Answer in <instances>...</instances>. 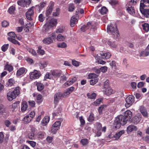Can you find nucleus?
<instances>
[{"label":"nucleus","instance_id":"obj_61","mask_svg":"<svg viewBox=\"0 0 149 149\" xmlns=\"http://www.w3.org/2000/svg\"><path fill=\"white\" fill-rule=\"evenodd\" d=\"M29 106L31 107H34L35 104V102L34 101H29Z\"/></svg>","mask_w":149,"mask_h":149},{"label":"nucleus","instance_id":"obj_3","mask_svg":"<svg viewBox=\"0 0 149 149\" xmlns=\"http://www.w3.org/2000/svg\"><path fill=\"white\" fill-rule=\"evenodd\" d=\"M19 87H17L13 91L9 92L7 94L8 99L9 101H11L15 99L19 93Z\"/></svg>","mask_w":149,"mask_h":149},{"label":"nucleus","instance_id":"obj_32","mask_svg":"<svg viewBox=\"0 0 149 149\" xmlns=\"http://www.w3.org/2000/svg\"><path fill=\"white\" fill-rule=\"evenodd\" d=\"M107 43L112 48H116L117 47V44L115 42L109 41Z\"/></svg>","mask_w":149,"mask_h":149},{"label":"nucleus","instance_id":"obj_22","mask_svg":"<svg viewBox=\"0 0 149 149\" xmlns=\"http://www.w3.org/2000/svg\"><path fill=\"white\" fill-rule=\"evenodd\" d=\"M57 23V20L56 19H52L49 21L47 22L46 23H48L49 26L51 27L55 26Z\"/></svg>","mask_w":149,"mask_h":149},{"label":"nucleus","instance_id":"obj_10","mask_svg":"<svg viewBox=\"0 0 149 149\" xmlns=\"http://www.w3.org/2000/svg\"><path fill=\"white\" fill-rule=\"evenodd\" d=\"M126 8L128 12L133 16H135V12L134 7L130 5L127 4Z\"/></svg>","mask_w":149,"mask_h":149},{"label":"nucleus","instance_id":"obj_19","mask_svg":"<svg viewBox=\"0 0 149 149\" xmlns=\"http://www.w3.org/2000/svg\"><path fill=\"white\" fill-rule=\"evenodd\" d=\"M77 80V78L76 77H74L71 80L67 81L64 85L67 86H69L72 85Z\"/></svg>","mask_w":149,"mask_h":149},{"label":"nucleus","instance_id":"obj_15","mask_svg":"<svg viewBox=\"0 0 149 149\" xmlns=\"http://www.w3.org/2000/svg\"><path fill=\"white\" fill-rule=\"evenodd\" d=\"M141 119V115L139 114H137L133 118V121L134 123L136 124L139 122Z\"/></svg>","mask_w":149,"mask_h":149},{"label":"nucleus","instance_id":"obj_35","mask_svg":"<svg viewBox=\"0 0 149 149\" xmlns=\"http://www.w3.org/2000/svg\"><path fill=\"white\" fill-rule=\"evenodd\" d=\"M149 54V50L147 48L145 50L142 52L140 54V56H147Z\"/></svg>","mask_w":149,"mask_h":149},{"label":"nucleus","instance_id":"obj_28","mask_svg":"<svg viewBox=\"0 0 149 149\" xmlns=\"http://www.w3.org/2000/svg\"><path fill=\"white\" fill-rule=\"evenodd\" d=\"M38 64L39 66L41 69H43L47 65V63L45 61H40L39 62Z\"/></svg>","mask_w":149,"mask_h":149},{"label":"nucleus","instance_id":"obj_48","mask_svg":"<svg viewBox=\"0 0 149 149\" xmlns=\"http://www.w3.org/2000/svg\"><path fill=\"white\" fill-rule=\"evenodd\" d=\"M15 10V7L12 6H10L8 9V11L10 14H13Z\"/></svg>","mask_w":149,"mask_h":149},{"label":"nucleus","instance_id":"obj_4","mask_svg":"<svg viewBox=\"0 0 149 149\" xmlns=\"http://www.w3.org/2000/svg\"><path fill=\"white\" fill-rule=\"evenodd\" d=\"M107 31L108 33H111L114 35L115 38L118 37L119 35L117 26L115 24H111L108 26Z\"/></svg>","mask_w":149,"mask_h":149},{"label":"nucleus","instance_id":"obj_45","mask_svg":"<svg viewBox=\"0 0 149 149\" xmlns=\"http://www.w3.org/2000/svg\"><path fill=\"white\" fill-rule=\"evenodd\" d=\"M57 47H58L65 48L66 47L67 45L65 42H61L57 44Z\"/></svg>","mask_w":149,"mask_h":149},{"label":"nucleus","instance_id":"obj_17","mask_svg":"<svg viewBox=\"0 0 149 149\" xmlns=\"http://www.w3.org/2000/svg\"><path fill=\"white\" fill-rule=\"evenodd\" d=\"M139 109L140 112L144 117H146L148 116L147 110L144 106H141L140 107Z\"/></svg>","mask_w":149,"mask_h":149},{"label":"nucleus","instance_id":"obj_20","mask_svg":"<svg viewBox=\"0 0 149 149\" xmlns=\"http://www.w3.org/2000/svg\"><path fill=\"white\" fill-rule=\"evenodd\" d=\"M51 28V27L49 26L48 24L46 23L43 26L42 31L45 34L49 32V31L50 29Z\"/></svg>","mask_w":149,"mask_h":149},{"label":"nucleus","instance_id":"obj_5","mask_svg":"<svg viewBox=\"0 0 149 149\" xmlns=\"http://www.w3.org/2000/svg\"><path fill=\"white\" fill-rule=\"evenodd\" d=\"M109 84L108 81H107L105 82L104 86V93L107 95H110L115 93L114 91H113L111 88L109 86Z\"/></svg>","mask_w":149,"mask_h":149},{"label":"nucleus","instance_id":"obj_16","mask_svg":"<svg viewBox=\"0 0 149 149\" xmlns=\"http://www.w3.org/2000/svg\"><path fill=\"white\" fill-rule=\"evenodd\" d=\"M61 124L60 121H56L52 125V128L55 130H57L59 129Z\"/></svg>","mask_w":149,"mask_h":149},{"label":"nucleus","instance_id":"obj_26","mask_svg":"<svg viewBox=\"0 0 149 149\" xmlns=\"http://www.w3.org/2000/svg\"><path fill=\"white\" fill-rule=\"evenodd\" d=\"M5 70L10 72L13 70V67L11 65L8 64V62L6 63L5 66Z\"/></svg>","mask_w":149,"mask_h":149},{"label":"nucleus","instance_id":"obj_62","mask_svg":"<svg viewBox=\"0 0 149 149\" xmlns=\"http://www.w3.org/2000/svg\"><path fill=\"white\" fill-rule=\"evenodd\" d=\"M95 125L98 130H100L102 127V125L99 122H97L96 123Z\"/></svg>","mask_w":149,"mask_h":149},{"label":"nucleus","instance_id":"obj_2","mask_svg":"<svg viewBox=\"0 0 149 149\" xmlns=\"http://www.w3.org/2000/svg\"><path fill=\"white\" fill-rule=\"evenodd\" d=\"M140 10L141 13L144 16L149 14V0H141Z\"/></svg>","mask_w":149,"mask_h":149},{"label":"nucleus","instance_id":"obj_57","mask_svg":"<svg viewBox=\"0 0 149 149\" xmlns=\"http://www.w3.org/2000/svg\"><path fill=\"white\" fill-rule=\"evenodd\" d=\"M52 74L47 73L45 77V80L48 79H51L52 77Z\"/></svg>","mask_w":149,"mask_h":149},{"label":"nucleus","instance_id":"obj_24","mask_svg":"<svg viewBox=\"0 0 149 149\" xmlns=\"http://www.w3.org/2000/svg\"><path fill=\"white\" fill-rule=\"evenodd\" d=\"M32 119L29 116V115H27L23 119V120L25 123H30Z\"/></svg>","mask_w":149,"mask_h":149},{"label":"nucleus","instance_id":"obj_63","mask_svg":"<svg viewBox=\"0 0 149 149\" xmlns=\"http://www.w3.org/2000/svg\"><path fill=\"white\" fill-rule=\"evenodd\" d=\"M56 32H54L51 34V38L53 40H55L56 39Z\"/></svg>","mask_w":149,"mask_h":149},{"label":"nucleus","instance_id":"obj_12","mask_svg":"<svg viewBox=\"0 0 149 149\" xmlns=\"http://www.w3.org/2000/svg\"><path fill=\"white\" fill-rule=\"evenodd\" d=\"M31 3L30 0H28L27 1L25 0H20L17 2L18 4L24 7L29 6Z\"/></svg>","mask_w":149,"mask_h":149},{"label":"nucleus","instance_id":"obj_6","mask_svg":"<svg viewBox=\"0 0 149 149\" xmlns=\"http://www.w3.org/2000/svg\"><path fill=\"white\" fill-rule=\"evenodd\" d=\"M93 56L96 60L99 59L100 56H101L103 59H108L111 56V54L110 53L108 52L104 53L101 52L99 54L94 55Z\"/></svg>","mask_w":149,"mask_h":149},{"label":"nucleus","instance_id":"obj_38","mask_svg":"<svg viewBox=\"0 0 149 149\" xmlns=\"http://www.w3.org/2000/svg\"><path fill=\"white\" fill-rule=\"evenodd\" d=\"M15 84V81L13 79L11 78L9 79L8 81V86H14Z\"/></svg>","mask_w":149,"mask_h":149},{"label":"nucleus","instance_id":"obj_9","mask_svg":"<svg viewBox=\"0 0 149 149\" xmlns=\"http://www.w3.org/2000/svg\"><path fill=\"white\" fill-rule=\"evenodd\" d=\"M33 8V7H32L30 8L26 13V18L29 20H32V18L34 14L33 10H32V8Z\"/></svg>","mask_w":149,"mask_h":149},{"label":"nucleus","instance_id":"obj_47","mask_svg":"<svg viewBox=\"0 0 149 149\" xmlns=\"http://www.w3.org/2000/svg\"><path fill=\"white\" fill-rule=\"evenodd\" d=\"M18 104V102H16L12 104V110L13 111H15L16 110Z\"/></svg>","mask_w":149,"mask_h":149},{"label":"nucleus","instance_id":"obj_29","mask_svg":"<svg viewBox=\"0 0 149 149\" xmlns=\"http://www.w3.org/2000/svg\"><path fill=\"white\" fill-rule=\"evenodd\" d=\"M66 38V36L65 35H63L61 34H59L56 38V40L60 41H63Z\"/></svg>","mask_w":149,"mask_h":149},{"label":"nucleus","instance_id":"obj_30","mask_svg":"<svg viewBox=\"0 0 149 149\" xmlns=\"http://www.w3.org/2000/svg\"><path fill=\"white\" fill-rule=\"evenodd\" d=\"M86 95L88 98L91 99H95L97 96V94L95 93H88Z\"/></svg>","mask_w":149,"mask_h":149},{"label":"nucleus","instance_id":"obj_46","mask_svg":"<svg viewBox=\"0 0 149 149\" xmlns=\"http://www.w3.org/2000/svg\"><path fill=\"white\" fill-rule=\"evenodd\" d=\"M107 11V9L106 7H102L101 10H100V13L102 15L106 14Z\"/></svg>","mask_w":149,"mask_h":149},{"label":"nucleus","instance_id":"obj_41","mask_svg":"<svg viewBox=\"0 0 149 149\" xmlns=\"http://www.w3.org/2000/svg\"><path fill=\"white\" fill-rule=\"evenodd\" d=\"M143 29L146 32H148L149 30V25L147 23H145L142 24Z\"/></svg>","mask_w":149,"mask_h":149},{"label":"nucleus","instance_id":"obj_39","mask_svg":"<svg viewBox=\"0 0 149 149\" xmlns=\"http://www.w3.org/2000/svg\"><path fill=\"white\" fill-rule=\"evenodd\" d=\"M61 74V72L57 71H54L52 73V76H54L55 77H59Z\"/></svg>","mask_w":149,"mask_h":149},{"label":"nucleus","instance_id":"obj_51","mask_svg":"<svg viewBox=\"0 0 149 149\" xmlns=\"http://www.w3.org/2000/svg\"><path fill=\"white\" fill-rule=\"evenodd\" d=\"M98 79L97 78L91 79L90 80V84L91 85H94L98 82Z\"/></svg>","mask_w":149,"mask_h":149},{"label":"nucleus","instance_id":"obj_13","mask_svg":"<svg viewBox=\"0 0 149 149\" xmlns=\"http://www.w3.org/2000/svg\"><path fill=\"white\" fill-rule=\"evenodd\" d=\"M54 6V4L52 3L47 7L45 12L46 16L48 17L51 14L53 10Z\"/></svg>","mask_w":149,"mask_h":149},{"label":"nucleus","instance_id":"obj_44","mask_svg":"<svg viewBox=\"0 0 149 149\" xmlns=\"http://www.w3.org/2000/svg\"><path fill=\"white\" fill-rule=\"evenodd\" d=\"M46 5V3L45 2H41L40 3V5H37L36 6V7H38L39 9L42 8Z\"/></svg>","mask_w":149,"mask_h":149},{"label":"nucleus","instance_id":"obj_23","mask_svg":"<svg viewBox=\"0 0 149 149\" xmlns=\"http://www.w3.org/2000/svg\"><path fill=\"white\" fill-rule=\"evenodd\" d=\"M127 120L128 119H131L132 116V113L129 110H127L125 111L124 113V116Z\"/></svg>","mask_w":149,"mask_h":149},{"label":"nucleus","instance_id":"obj_40","mask_svg":"<svg viewBox=\"0 0 149 149\" xmlns=\"http://www.w3.org/2000/svg\"><path fill=\"white\" fill-rule=\"evenodd\" d=\"M127 130H136L137 128L134 125H130L127 127Z\"/></svg>","mask_w":149,"mask_h":149},{"label":"nucleus","instance_id":"obj_55","mask_svg":"<svg viewBox=\"0 0 149 149\" xmlns=\"http://www.w3.org/2000/svg\"><path fill=\"white\" fill-rule=\"evenodd\" d=\"M84 13V10L83 9L78 8L76 11V14L78 15L79 13L82 14Z\"/></svg>","mask_w":149,"mask_h":149},{"label":"nucleus","instance_id":"obj_7","mask_svg":"<svg viewBox=\"0 0 149 149\" xmlns=\"http://www.w3.org/2000/svg\"><path fill=\"white\" fill-rule=\"evenodd\" d=\"M125 101V107H129L134 102V97L132 95H130L126 98Z\"/></svg>","mask_w":149,"mask_h":149},{"label":"nucleus","instance_id":"obj_64","mask_svg":"<svg viewBox=\"0 0 149 149\" xmlns=\"http://www.w3.org/2000/svg\"><path fill=\"white\" fill-rule=\"evenodd\" d=\"M28 115H29L30 117L32 119L35 116V113L34 111H32Z\"/></svg>","mask_w":149,"mask_h":149},{"label":"nucleus","instance_id":"obj_18","mask_svg":"<svg viewBox=\"0 0 149 149\" xmlns=\"http://www.w3.org/2000/svg\"><path fill=\"white\" fill-rule=\"evenodd\" d=\"M50 120L49 117L48 116H45L42 120L41 124L42 126H46L49 122Z\"/></svg>","mask_w":149,"mask_h":149},{"label":"nucleus","instance_id":"obj_43","mask_svg":"<svg viewBox=\"0 0 149 149\" xmlns=\"http://www.w3.org/2000/svg\"><path fill=\"white\" fill-rule=\"evenodd\" d=\"M80 142L83 146H86L88 144V141L87 139H84L81 140Z\"/></svg>","mask_w":149,"mask_h":149},{"label":"nucleus","instance_id":"obj_59","mask_svg":"<svg viewBox=\"0 0 149 149\" xmlns=\"http://www.w3.org/2000/svg\"><path fill=\"white\" fill-rule=\"evenodd\" d=\"M5 111L4 109L3 104L0 102V114L3 113Z\"/></svg>","mask_w":149,"mask_h":149},{"label":"nucleus","instance_id":"obj_37","mask_svg":"<svg viewBox=\"0 0 149 149\" xmlns=\"http://www.w3.org/2000/svg\"><path fill=\"white\" fill-rule=\"evenodd\" d=\"M8 40L15 44H17L19 45H20L19 42L15 39L10 37H8Z\"/></svg>","mask_w":149,"mask_h":149},{"label":"nucleus","instance_id":"obj_50","mask_svg":"<svg viewBox=\"0 0 149 149\" xmlns=\"http://www.w3.org/2000/svg\"><path fill=\"white\" fill-rule=\"evenodd\" d=\"M91 24L89 25L90 27H91V28L93 29H96L97 26V24L94 22H91L90 23Z\"/></svg>","mask_w":149,"mask_h":149},{"label":"nucleus","instance_id":"obj_11","mask_svg":"<svg viewBox=\"0 0 149 149\" xmlns=\"http://www.w3.org/2000/svg\"><path fill=\"white\" fill-rule=\"evenodd\" d=\"M27 71V69L25 68H21L17 71L16 75L17 77L23 76L26 73Z\"/></svg>","mask_w":149,"mask_h":149},{"label":"nucleus","instance_id":"obj_49","mask_svg":"<svg viewBox=\"0 0 149 149\" xmlns=\"http://www.w3.org/2000/svg\"><path fill=\"white\" fill-rule=\"evenodd\" d=\"M94 119V117L93 114L91 113L88 118V120L89 122H92Z\"/></svg>","mask_w":149,"mask_h":149},{"label":"nucleus","instance_id":"obj_33","mask_svg":"<svg viewBox=\"0 0 149 149\" xmlns=\"http://www.w3.org/2000/svg\"><path fill=\"white\" fill-rule=\"evenodd\" d=\"M90 23L88 22L86 25H84L81 28V30L82 32H84L86 30L88 29L89 27V25H90Z\"/></svg>","mask_w":149,"mask_h":149},{"label":"nucleus","instance_id":"obj_25","mask_svg":"<svg viewBox=\"0 0 149 149\" xmlns=\"http://www.w3.org/2000/svg\"><path fill=\"white\" fill-rule=\"evenodd\" d=\"M77 19L75 18V16L72 17L70 20V24L71 26L73 27L77 23Z\"/></svg>","mask_w":149,"mask_h":149},{"label":"nucleus","instance_id":"obj_60","mask_svg":"<svg viewBox=\"0 0 149 149\" xmlns=\"http://www.w3.org/2000/svg\"><path fill=\"white\" fill-rule=\"evenodd\" d=\"M16 34L13 32H10L8 33V35L11 38H14Z\"/></svg>","mask_w":149,"mask_h":149},{"label":"nucleus","instance_id":"obj_42","mask_svg":"<svg viewBox=\"0 0 149 149\" xmlns=\"http://www.w3.org/2000/svg\"><path fill=\"white\" fill-rule=\"evenodd\" d=\"M97 75L94 74V73H91L90 74L88 75V78L89 79H95L96 78H97Z\"/></svg>","mask_w":149,"mask_h":149},{"label":"nucleus","instance_id":"obj_31","mask_svg":"<svg viewBox=\"0 0 149 149\" xmlns=\"http://www.w3.org/2000/svg\"><path fill=\"white\" fill-rule=\"evenodd\" d=\"M103 100V99L100 98L97 99L95 101L91 104L93 106H97L99 105Z\"/></svg>","mask_w":149,"mask_h":149},{"label":"nucleus","instance_id":"obj_8","mask_svg":"<svg viewBox=\"0 0 149 149\" xmlns=\"http://www.w3.org/2000/svg\"><path fill=\"white\" fill-rule=\"evenodd\" d=\"M29 75L30 79L33 80L38 79L41 74L40 71L34 70L33 72H30Z\"/></svg>","mask_w":149,"mask_h":149},{"label":"nucleus","instance_id":"obj_21","mask_svg":"<svg viewBox=\"0 0 149 149\" xmlns=\"http://www.w3.org/2000/svg\"><path fill=\"white\" fill-rule=\"evenodd\" d=\"M42 41L44 43L48 45L53 43V40L51 37H49L44 38Z\"/></svg>","mask_w":149,"mask_h":149},{"label":"nucleus","instance_id":"obj_54","mask_svg":"<svg viewBox=\"0 0 149 149\" xmlns=\"http://www.w3.org/2000/svg\"><path fill=\"white\" fill-rule=\"evenodd\" d=\"M60 9L59 8H57L56 9V11L53 12V16L54 17H56L58 16L59 15Z\"/></svg>","mask_w":149,"mask_h":149},{"label":"nucleus","instance_id":"obj_36","mask_svg":"<svg viewBox=\"0 0 149 149\" xmlns=\"http://www.w3.org/2000/svg\"><path fill=\"white\" fill-rule=\"evenodd\" d=\"M36 86L37 89L39 91H42L44 88V86L42 84L40 83H37L36 84Z\"/></svg>","mask_w":149,"mask_h":149},{"label":"nucleus","instance_id":"obj_1","mask_svg":"<svg viewBox=\"0 0 149 149\" xmlns=\"http://www.w3.org/2000/svg\"><path fill=\"white\" fill-rule=\"evenodd\" d=\"M127 119L124 116L120 115L116 118L113 124V127L117 130L119 128L121 125L125 124L127 122Z\"/></svg>","mask_w":149,"mask_h":149},{"label":"nucleus","instance_id":"obj_27","mask_svg":"<svg viewBox=\"0 0 149 149\" xmlns=\"http://www.w3.org/2000/svg\"><path fill=\"white\" fill-rule=\"evenodd\" d=\"M28 107L27 102L25 101L22 102L21 105V110L22 111H25L27 109Z\"/></svg>","mask_w":149,"mask_h":149},{"label":"nucleus","instance_id":"obj_56","mask_svg":"<svg viewBox=\"0 0 149 149\" xmlns=\"http://www.w3.org/2000/svg\"><path fill=\"white\" fill-rule=\"evenodd\" d=\"M74 9V6L73 4H70L69 7V11L70 12L73 11Z\"/></svg>","mask_w":149,"mask_h":149},{"label":"nucleus","instance_id":"obj_52","mask_svg":"<svg viewBox=\"0 0 149 149\" xmlns=\"http://www.w3.org/2000/svg\"><path fill=\"white\" fill-rule=\"evenodd\" d=\"M34 134L33 131H31L30 133L28 134L29 138L31 139H33L34 138Z\"/></svg>","mask_w":149,"mask_h":149},{"label":"nucleus","instance_id":"obj_58","mask_svg":"<svg viewBox=\"0 0 149 149\" xmlns=\"http://www.w3.org/2000/svg\"><path fill=\"white\" fill-rule=\"evenodd\" d=\"M9 45L7 44L4 45L1 47V49L3 51L5 52L8 49Z\"/></svg>","mask_w":149,"mask_h":149},{"label":"nucleus","instance_id":"obj_53","mask_svg":"<svg viewBox=\"0 0 149 149\" xmlns=\"http://www.w3.org/2000/svg\"><path fill=\"white\" fill-rule=\"evenodd\" d=\"M28 51L31 54L34 56H35L36 55V53L35 51L31 48H28L27 49Z\"/></svg>","mask_w":149,"mask_h":149},{"label":"nucleus","instance_id":"obj_34","mask_svg":"<svg viewBox=\"0 0 149 149\" xmlns=\"http://www.w3.org/2000/svg\"><path fill=\"white\" fill-rule=\"evenodd\" d=\"M124 133V131H120L116 133L114 135V138H115V140H117L118 139L120 136Z\"/></svg>","mask_w":149,"mask_h":149},{"label":"nucleus","instance_id":"obj_14","mask_svg":"<svg viewBox=\"0 0 149 149\" xmlns=\"http://www.w3.org/2000/svg\"><path fill=\"white\" fill-rule=\"evenodd\" d=\"M62 96V94L61 93H56L54 95V103L55 104H57Z\"/></svg>","mask_w":149,"mask_h":149}]
</instances>
